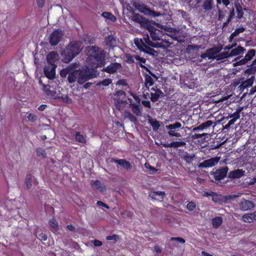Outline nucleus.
<instances>
[{
  "label": "nucleus",
  "mask_w": 256,
  "mask_h": 256,
  "mask_svg": "<svg viewBox=\"0 0 256 256\" xmlns=\"http://www.w3.org/2000/svg\"><path fill=\"white\" fill-rule=\"evenodd\" d=\"M87 50L90 60L88 64L92 69L104 66L106 54L104 50H100L98 46H88Z\"/></svg>",
  "instance_id": "1"
},
{
  "label": "nucleus",
  "mask_w": 256,
  "mask_h": 256,
  "mask_svg": "<svg viewBox=\"0 0 256 256\" xmlns=\"http://www.w3.org/2000/svg\"><path fill=\"white\" fill-rule=\"evenodd\" d=\"M134 44L136 47L140 51L144 52L146 54H151L154 50L150 46L154 48H166L170 46V43L165 41L160 42L154 43L150 40L148 34L144 35L143 38H136L134 40Z\"/></svg>",
  "instance_id": "2"
},
{
  "label": "nucleus",
  "mask_w": 256,
  "mask_h": 256,
  "mask_svg": "<svg viewBox=\"0 0 256 256\" xmlns=\"http://www.w3.org/2000/svg\"><path fill=\"white\" fill-rule=\"evenodd\" d=\"M82 44L80 41L70 42L62 52V60L64 63H68L78 55L82 49Z\"/></svg>",
  "instance_id": "3"
},
{
  "label": "nucleus",
  "mask_w": 256,
  "mask_h": 256,
  "mask_svg": "<svg viewBox=\"0 0 256 256\" xmlns=\"http://www.w3.org/2000/svg\"><path fill=\"white\" fill-rule=\"evenodd\" d=\"M134 20L139 22L142 27L147 29L150 32L151 38L153 40H160L162 32L151 25L150 22L148 19L142 17L137 14L134 16Z\"/></svg>",
  "instance_id": "4"
},
{
  "label": "nucleus",
  "mask_w": 256,
  "mask_h": 256,
  "mask_svg": "<svg viewBox=\"0 0 256 256\" xmlns=\"http://www.w3.org/2000/svg\"><path fill=\"white\" fill-rule=\"evenodd\" d=\"M78 66V64L76 62L70 64L60 70V76L64 78L68 75V80L70 84L74 83L76 80L78 81V70L77 68Z\"/></svg>",
  "instance_id": "5"
},
{
  "label": "nucleus",
  "mask_w": 256,
  "mask_h": 256,
  "mask_svg": "<svg viewBox=\"0 0 256 256\" xmlns=\"http://www.w3.org/2000/svg\"><path fill=\"white\" fill-rule=\"evenodd\" d=\"M244 107H239L236 111H235L233 114H228L226 116H223L220 122H222V124L226 123V122L230 118V120L228 122L227 124H226L224 126H223L224 129L228 130L230 128L231 126L233 125L235 122L240 118V113L243 110Z\"/></svg>",
  "instance_id": "6"
},
{
  "label": "nucleus",
  "mask_w": 256,
  "mask_h": 256,
  "mask_svg": "<svg viewBox=\"0 0 256 256\" xmlns=\"http://www.w3.org/2000/svg\"><path fill=\"white\" fill-rule=\"evenodd\" d=\"M256 54V50L254 49L249 50L242 58H241V56L236 58L234 60L233 66H236L246 64L253 58Z\"/></svg>",
  "instance_id": "7"
},
{
  "label": "nucleus",
  "mask_w": 256,
  "mask_h": 256,
  "mask_svg": "<svg viewBox=\"0 0 256 256\" xmlns=\"http://www.w3.org/2000/svg\"><path fill=\"white\" fill-rule=\"evenodd\" d=\"M78 83L82 84L90 78L95 77L92 71L88 69L78 70Z\"/></svg>",
  "instance_id": "8"
},
{
  "label": "nucleus",
  "mask_w": 256,
  "mask_h": 256,
  "mask_svg": "<svg viewBox=\"0 0 256 256\" xmlns=\"http://www.w3.org/2000/svg\"><path fill=\"white\" fill-rule=\"evenodd\" d=\"M223 48L222 46H215L211 48L207 49L205 52L200 54V56L202 58H208L209 60H216V56L219 54Z\"/></svg>",
  "instance_id": "9"
},
{
  "label": "nucleus",
  "mask_w": 256,
  "mask_h": 256,
  "mask_svg": "<svg viewBox=\"0 0 256 256\" xmlns=\"http://www.w3.org/2000/svg\"><path fill=\"white\" fill-rule=\"evenodd\" d=\"M64 32L60 28L54 30L50 36V43L52 46H56L61 40Z\"/></svg>",
  "instance_id": "10"
},
{
  "label": "nucleus",
  "mask_w": 256,
  "mask_h": 256,
  "mask_svg": "<svg viewBox=\"0 0 256 256\" xmlns=\"http://www.w3.org/2000/svg\"><path fill=\"white\" fill-rule=\"evenodd\" d=\"M182 124L180 122H176L172 124H170L166 126V128L168 130V134L170 136L180 137L181 134L178 132L182 128Z\"/></svg>",
  "instance_id": "11"
},
{
  "label": "nucleus",
  "mask_w": 256,
  "mask_h": 256,
  "mask_svg": "<svg viewBox=\"0 0 256 256\" xmlns=\"http://www.w3.org/2000/svg\"><path fill=\"white\" fill-rule=\"evenodd\" d=\"M122 68V66L121 64L115 62L110 63L106 67H104L102 71L110 74H114L118 70H121Z\"/></svg>",
  "instance_id": "12"
},
{
  "label": "nucleus",
  "mask_w": 256,
  "mask_h": 256,
  "mask_svg": "<svg viewBox=\"0 0 256 256\" xmlns=\"http://www.w3.org/2000/svg\"><path fill=\"white\" fill-rule=\"evenodd\" d=\"M220 160V157L216 156L210 159L204 160L202 162L200 163L198 165V166L200 168L212 167L216 166Z\"/></svg>",
  "instance_id": "13"
},
{
  "label": "nucleus",
  "mask_w": 256,
  "mask_h": 256,
  "mask_svg": "<svg viewBox=\"0 0 256 256\" xmlns=\"http://www.w3.org/2000/svg\"><path fill=\"white\" fill-rule=\"evenodd\" d=\"M255 79V76H252L250 78L246 79L244 81H242L241 84L238 87V89L241 92H243L245 89L251 87Z\"/></svg>",
  "instance_id": "14"
},
{
  "label": "nucleus",
  "mask_w": 256,
  "mask_h": 256,
  "mask_svg": "<svg viewBox=\"0 0 256 256\" xmlns=\"http://www.w3.org/2000/svg\"><path fill=\"white\" fill-rule=\"evenodd\" d=\"M137 9L142 13L148 16H152L156 17L160 16V14L154 10H151L147 6L144 5H140L138 6Z\"/></svg>",
  "instance_id": "15"
},
{
  "label": "nucleus",
  "mask_w": 256,
  "mask_h": 256,
  "mask_svg": "<svg viewBox=\"0 0 256 256\" xmlns=\"http://www.w3.org/2000/svg\"><path fill=\"white\" fill-rule=\"evenodd\" d=\"M228 168L227 166L218 169L214 172V178L216 180H220L226 176Z\"/></svg>",
  "instance_id": "16"
},
{
  "label": "nucleus",
  "mask_w": 256,
  "mask_h": 256,
  "mask_svg": "<svg viewBox=\"0 0 256 256\" xmlns=\"http://www.w3.org/2000/svg\"><path fill=\"white\" fill-rule=\"evenodd\" d=\"M56 66L48 64L44 68V74L48 79L52 80L55 78Z\"/></svg>",
  "instance_id": "17"
},
{
  "label": "nucleus",
  "mask_w": 256,
  "mask_h": 256,
  "mask_svg": "<svg viewBox=\"0 0 256 256\" xmlns=\"http://www.w3.org/2000/svg\"><path fill=\"white\" fill-rule=\"evenodd\" d=\"M58 60V55L57 54L56 52L54 51L50 52L47 55L46 60L48 62V64L57 66L56 61Z\"/></svg>",
  "instance_id": "18"
},
{
  "label": "nucleus",
  "mask_w": 256,
  "mask_h": 256,
  "mask_svg": "<svg viewBox=\"0 0 256 256\" xmlns=\"http://www.w3.org/2000/svg\"><path fill=\"white\" fill-rule=\"evenodd\" d=\"M240 209L242 211H246L254 208L255 206L252 201L243 199L239 204Z\"/></svg>",
  "instance_id": "19"
},
{
  "label": "nucleus",
  "mask_w": 256,
  "mask_h": 256,
  "mask_svg": "<svg viewBox=\"0 0 256 256\" xmlns=\"http://www.w3.org/2000/svg\"><path fill=\"white\" fill-rule=\"evenodd\" d=\"M130 102V108L133 113L137 116H141L142 115V108L140 104L132 102L131 99H129Z\"/></svg>",
  "instance_id": "20"
},
{
  "label": "nucleus",
  "mask_w": 256,
  "mask_h": 256,
  "mask_svg": "<svg viewBox=\"0 0 256 256\" xmlns=\"http://www.w3.org/2000/svg\"><path fill=\"white\" fill-rule=\"evenodd\" d=\"M106 46L110 48H113L116 46V40L115 36L110 34L104 39Z\"/></svg>",
  "instance_id": "21"
},
{
  "label": "nucleus",
  "mask_w": 256,
  "mask_h": 256,
  "mask_svg": "<svg viewBox=\"0 0 256 256\" xmlns=\"http://www.w3.org/2000/svg\"><path fill=\"white\" fill-rule=\"evenodd\" d=\"M214 124V122L211 120H208L198 126L197 127L194 128L193 129V131H197L198 130H206L210 127H214V126L212 124Z\"/></svg>",
  "instance_id": "22"
},
{
  "label": "nucleus",
  "mask_w": 256,
  "mask_h": 256,
  "mask_svg": "<svg viewBox=\"0 0 256 256\" xmlns=\"http://www.w3.org/2000/svg\"><path fill=\"white\" fill-rule=\"evenodd\" d=\"M112 160L114 162L124 168L126 170H130L132 168V166L130 163L125 159L116 160L112 158Z\"/></svg>",
  "instance_id": "23"
},
{
  "label": "nucleus",
  "mask_w": 256,
  "mask_h": 256,
  "mask_svg": "<svg viewBox=\"0 0 256 256\" xmlns=\"http://www.w3.org/2000/svg\"><path fill=\"white\" fill-rule=\"evenodd\" d=\"M244 171L242 169H236L233 171H231L228 174V178H240L244 175Z\"/></svg>",
  "instance_id": "24"
},
{
  "label": "nucleus",
  "mask_w": 256,
  "mask_h": 256,
  "mask_svg": "<svg viewBox=\"0 0 256 256\" xmlns=\"http://www.w3.org/2000/svg\"><path fill=\"white\" fill-rule=\"evenodd\" d=\"M186 143L182 141H176L172 142L170 143L164 144V146L165 148H177L181 146H184Z\"/></svg>",
  "instance_id": "25"
},
{
  "label": "nucleus",
  "mask_w": 256,
  "mask_h": 256,
  "mask_svg": "<svg viewBox=\"0 0 256 256\" xmlns=\"http://www.w3.org/2000/svg\"><path fill=\"white\" fill-rule=\"evenodd\" d=\"M246 50L244 48L239 46L231 50L230 52V56L232 57L240 54H243Z\"/></svg>",
  "instance_id": "26"
},
{
  "label": "nucleus",
  "mask_w": 256,
  "mask_h": 256,
  "mask_svg": "<svg viewBox=\"0 0 256 256\" xmlns=\"http://www.w3.org/2000/svg\"><path fill=\"white\" fill-rule=\"evenodd\" d=\"M227 200V196H224L215 192L212 198V200L215 203L226 202Z\"/></svg>",
  "instance_id": "27"
},
{
  "label": "nucleus",
  "mask_w": 256,
  "mask_h": 256,
  "mask_svg": "<svg viewBox=\"0 0 256 256\" xmlns=\"http://www.w3.org/2000/svg\"><path fill=\"white\" fill-rule=\"evenodd\" d=\"M234 7L237 14L236 18L238 19H241L243 18L244 16V12L242 6L239 2H237L234 3Z\"/></svg>",
  "instance_id": "28"
},
{
  "label": "nucleus",
  "mask_w": 256,
  "mask_h": 256,
  "mask_svg": "<svg viewBox=\"0 0 256 256\" xmlns=\"http://www.w3.org/2000/svg\"><path fill=\"white\" fill-rule=\"evenodd\" d=\"M75 136L76 140L80 143L85 144L86 142V140L83 134H81L80 132H76L74 133Z\"/></svg>",
  "instance_id": "29"
},
{
  "label": "nucleus",
  "mask_w": 256,
  "mask_h": 256,
  "mask_svg": "<svg viewBox=\"0 0 256 256\" xmlns=\"http://www.w3.org/2000/svg\"><path fill=\"white\" fill-rule=\"evenodd\" d=\"M144 86L148 89L149 87L154 84V82L152 76L148 74L144 75Z\"/></svg>",
  "instance_id": "30"
},
{
  "label": "nucleus",
  "mask_w": 256,
  "mask_h": 256,
  "mask_svg": "<svg viewBox=\"0 0 256 256\" xmlns=\"http://www.w3.org/2000/svg\"><path fill=\"white\" fill-rule=\"evenodd\" d=\"M136 60L139 62H138L136 63L137 66H138L142 68H146V70H148L150 74H152L154 76H155L154 74H152V72L148 70V68H146L144 65H143V64H144L146 62V60L144 58L140 57L138 56H136Z\"/></svg>",
  "instance_id": "31"
},
{
  "label": "nucleus",
  "mask_w": 256,
  "mask_h": 256,
  "mask_svg": "<svg viewBox=\"0 0 256 256\" xmlns=\"http://www.w3.org/2000/svg\"><path fill=\"white\" fill-rule=\"evenodd\" d=\"M256 74V66L252 65V63L248 66V68L244 71L245 74L254 76Z\"/></svg>",
  "instance_id": "32"
},
{
  "label": "nucleus",
  "mask_w": 256,
  "mask_h": 256,
  "mask_svg": "<svg viewBox=\"0 0 256 256\" xmlns=\"http://www.w3.org/2000/svg\"><path fill=\"white\" fill-rule=\"evenodd\" d=\"M124 116L126 118H128L132 122H137L136 118L128 109L124 110Z\"/></svg>",
  "instance_id": "33"
},
{
  "label": "nucleus",
  "mask_w": 256,
  "mask_h": 256,
  "mask_svg": "<svg viewBox=\"0 0 256 256\" xmlns=\"http://www.w3.org/2000/svg\"><path fill=\"white\" fill-rule=\"evenodd\" d=\"M125 62L128 64H132L134 62V60H136V56L132 55L130 54H124Z\"/></svg>",
  "instance_id": "34"
},
{
  "label": "nucleus",
  "mask_w": 256,
  "mask_h": 256,
  "mask_svg": "<svg viewBox=\"0 0 256 256\" xmlns=\"http://www.w3.org/2000/svg\"><path fill=\"white\" fill-rule=\"evenodd\" d=\"M230 57V53L228 52H224L217 54L215 56V58L216 60H221Z\"/></svg>",
  "instance_id": "35"
},
{
  "label": "nucleus",
  "mask_w": 256,
  "mask_h": 256,
  "mask_svg": "<svg viewBox=\"0 0 256 256\" xmlns=\"http://www.w3.org/2000/svg\"><path fill=\"white\" fill-rule=\"evenodd\" d=\"M102 16L110 20L112 22H115L116 20V17L110 12H104L102 13Z\"/></svg>",
  "instance_id": "36"
},
{
  "label": "nucleus",
  "mask_w": 256,
  "mask_h": 256,
  "mask_svg": "<svg viewBox=\"0 0 256 256\" xmlns=\"http://www.w3.org/2000/svg\"><path fill=\"white\" fill-rule=\"evenodd\" d=\"M165 195V192L161 191L150 192L149 194V196L154 199H157L156 197L158 196H162V198H163Z\"/></svg>",
  "instance_id": "37"
},
{
  "label": "nucleus",
  "mask_w": 256,
  "mask_h": 256,
  "mask_svg": "<svg viewBox=\"0 0 256 256\" xmlns=\"http://www.w3.org/2000/svg\"><path fill=\"white\" fill-rule=\"evenodd\" d=\"M222 223V218L221 216H217L216 217L212 220V224L213 226L218 228L219 227Z\"/></svg>",
  "instance_id": "38"
},
{
  "label": "nucleus",
  "mask_w": 256,
  "mask_h": 256,
  "mask_svg": "<svg viewBox=\"0 0 256 256\" xmlns=\"http://www.w3.org/2000/svg\"><path fill=\"white\" fill-rule=\"evenodd\" d=\"M148 122L151 124L153 130L155 131L158 130L160 126V122L156 120L149 119Z\"/></svg>",
  "instance_id": "39"
},
{
  "label": "nucleus",
  "mask_w": 256,
  "mask_h": 256,
  "mask_svg": "<svg viewBox=\"0 0 256 256\" xmlns=\"http://www.w3.org/2000/svg\"><path fill=\"white\" fill-rule=\"evenodd\" d=\"M234 8H232L230 12L229 16L226 20L223 23V27L227 26L230 22L232 20L234 16Z\"/></svg>",
  "instance_id": "40"
},
{
  "label": "nucleus",
  "mask_w": 256,
  "mask_h": 256,
  "mask_svg": "<svg viewBox=\"0 0 256 256\" xmlns=\"http://www.w3.org/2000/svg\"><path fill=\"white\" fill-rule=\"evenodd\" d=\"M36 155L38 156H41L42 158H45L46 156V150L42 148L38 147L36 148Z\"/></svg>",
  "instance_id": "41"
},
{
  "label": "nucleus",
  "mask_w": 256,
  "mask_h": 256,
  "mask_svg": "<svg viewBox=\"0 0 256 256\" xmlns=\"http://www.w3.org/2000/svg\"><path fill=\"white\" fill-rule=\"evenodd\" d=\"M242 220L246 222H252L254 221L250 214H246L242 216Z\"/></svg>",
  "instance_id": "42"
},
{
  "label": "nucleus",
  "mask_w": 256,
  "mask_h": 256,
  "mask_svg": "<svg viewBox=\"0 0 256 256\" xmlns=\"http://www.w3.org/2000/svg\"><path fill=\"white\" fill-rule=\"evenodd\" d=\"M92 186L95 187L96 189L100 190V192H103L106 190V188L102 186H100V182L98 180H95Z\"/></svg>",
  "instance_id": "43"
},
{
  "label": "nucleus",
  "mask_w": 256,
  "mask_h": 256,
  "mask_svg": "<svg viewBox=\"0 0 256 256\" xmlns=\"http://www.w3.org/2000/svg\"><path fill=\"white\" fill-rule=\"evenodd\" d=\"M25 183L26 186L28 189H30L32 187V176L30 174L26 175V178L25 180Z\"/></svg>",
  "instance_id": "44"
},
{
  "label": "nucleus",
  "mask_w": 256,
  "mask_h": 256,
  "mask_svg": "<svg viewBox=\"0 0 256 256\" xmlns=\"http://www.w3.org/2000/svg\"><path fill=\"white\" fill-rule=\"evenodd\" d=\"M49 226L54 230H58V225L56 220L54 218H52L48 222Z\"/></svg>",
  "instance_id": "45"
},
{
  "label": "nucleus",
  "mask_w": 256,
  "mask_h": 256,
  "mask_svg": "<svg viewBox=\"0 0 256 256\" xmlns=\"http://www.w3.org/2000/svg\"><path fill=\"white\" fill-rule=\"evenodd\" d=\"M112 82V80L110 78H106L103 80L102 81L100 82L98 84L99 86H109Z\"/></svg>",
  "instance_id": "46"
},
{
  "label": "nucleus",
  "mask_w": 256,
  "mask_h": 256,
  "mask_svg": "<svg viewBox=\"0 0 256 256\" xmlns=\"http://www.w3.org/2000/svg\"><path fill=\"white\" fill-rule=\"evenodd\" d=\"M120 238L118 235L114 234L112 236H108L106 237V240H114L115 242H117L120 240Z\"/></svg>",
  "instance_id": "47"
},
{
  "label": "nucleus",
  "mask_w": 256,
  "mask_h": 256,
  "mask_svg": "<svg viewBox=\"0 0 256 256\" xmlns=\"http://www.w3.org/2000/svg\"><path fill=\"white\" fill-rule=\"evenodd\" d=\"M246 28L244 26H240L239 28H236L234 31L232 32V36H237L240 33L243 32L245 31Z\"/></svg>",
  "instance_id": "48"
},
{
  "label": "nucleus",
  "mask_w": 256,
  "mask_h": 256,
  "mask_svg": "<svg viewBox=\"0 0 256 256\" xmlns=\"http://www.w3.org/2000/svg\"><path fill=\"white\" fill-rule=\"evenodd\" d=\"M196 208V204L194 202H189L186 205V208L190 211L194 210Z\"/></svg>",
  "instance_id": "49"
},
{
  "label": "nucleus",
  "mask_w": 256,
  "mask_h": 256,
  "mask_svg": "<svg viewBox=\"0 0 256 256\" xmlns=\"http://www.w3.org/2000/svg\"><path fill=\"white\" fill-rule=\"evenodd\" d=\"M27 118L30 122H35L37 120L38 116L34 114L30 113L27 116Z\"/></svg>",
  "instance_id": "50"
},
{
  "label": "nucleus",
  "mask_w": 256,
  "mask_h": 256,
  "mask_svg": "<svg viewBox=\"0 0 256 256\" xmlns=\"http://www.w3.org/2000/svg\"><path fill=\"white\" fill-rule=\"evenodd\" d=\"M160 97L158 95V94H156V92H150V100L152 102H156L158 101Z\"/></svg>",
  "instance_id": "51"
},
{
  "label": "nucleus",
  "mask_w": 256,
  "mask_h": 256,
  "mask_svg": "<svg viewBox=\"0 0 256 256\" xmlns=\"http://www.w3.org/2000/svg\"><path fill=\"white\" fill-rule=\"evenodd\" d=\"M217 4H222L224 6H227L230 3V0H216Z\"/></svg>",
  "instance_id": "52"
},
{
  "label": "nucleus",
  "mask_w": 256,
  "mask_h": 256,
  "mask_svg": "<svg viewBox=\"0 0 256 256\" xmlns=\"http://www.w3.org/2000/svg\"><path fill=\"white\" fill-rule=\"evenodd\" d=\"M190 50H198L200 48H202V45L198 44H191L188 46Z\"/></svg>",
  "instance_id": "53"
},
{
  "label": "nucleus",
  "mask_w": 256,
  "mask_h": 256,
  "mask_svg": "<svg viewBox=\"0 0 256 256\" xmlns=\"http://www.w3.org/2000/svg\"><path fill=\"white\" fill-rule=\"evenodd\" d=\"M38 6L42 8L44 6L45 0H36Z\"/></svg>",
  "instance_id": "54"
},
{
  "label": "nucleus",
  "mask_w": 256,
  "mask_h": 256,
  "mask_svg": "<svg viewBox=\"0 0 256 256\" xmlns=\"http://www.w3.org/2000/svg\"><path fill=\"white\" fill-rule=\"evenodd\" d=\"M142 104L146 108H150V102L149 100H142Z\"/></svg>",
  "instance_id": "55"
},
{
  "label": "nucleus",
  "mask_w": 256,
  "mask_h": 256,
  "mask_svg": "<svg viewBox=\"0 0 256 256\" xmlns=\"http://www.w3.org/2000/svg\"><path fill=\"white\" fill-rule=\"evenodd\" d=\"M171 240L179 242L182 244L186 242L185 240L183 238H182L180 237L172 238H171Z\"/></svg>",
  "instance_id": "56"
},
{
  "label": "nucleus",
  "mask_w": 256,
  "mask_h": 256,
  "mask_svg": "<svg viewBox=\"0 0 256 256\" xmlns=\"http://www.w3.org/2000/svg\"><path fill=\"white\" fill-rule=\"evenodd\" d=\"M47 238V236L44 233H41L38 235V238L42 241L46 240Z\"/></svg>",
  "instance_id": "57"
},
{
  "label": "nucleus",
  "mask_w": 256,
  "mask_h": 256,
  "mask_svg": "<svg viewBox=\"0 0 256 256\" xmlns=\"http://www.w3.org/2000/svg\"><path fill=\"white\" fill-rule=\"evenodd\" d=\"M152 90H154L155 91V92L157 94H158V95L160 97V96H164V92L159 88H156V89H155V88H152Z\"/></svg>",
  "instance_id": "58"
},
{
  "label": "nucleus",
  "mask_w": 256,
  "mask_h": 256,
  "mask_svg": "<svg viewBox=\"0 0 256 256\" xmlns=\"http://www.w3.org/2000/svg\"><path fill=\"white\" fill-rule=\"evenodd\" d=\"M144 165L146 168L150 169V170L153 171L154 172H156L158 171V170L156 168L151 166L150 164H148V163H146Z\"/></svg>",
  "instance_id": "59"
},
{
  "label": "nucleus",
  "mask_w": 256,
  "mask_h": 256,
  "mask_svg": "<svg viewBox=\"0 0 256 256\" xmlns=\"http://www.w3.org/2000/svg\"><path fill=\"white\" fill-rule=\"evenodd\" d=\"M96 204L98 206H103L107 209H109L110 208V207L107 205L106 204H104V202H102V201H100V200H98L96 202Z\"/></svg>",
  "instance_id": "60"
},
{
  "label": "nucleus",
  "mask_w": 256,
  "mask_h": 256,
  "mask_svg": "<svg viewBox=\"0 0 256 256\" xmlns=\"http://www.w3.org/2000/svg\"><path fill=\"white\" fill-rule=\"evenodd\" d=\"M92 243L94 244V246H100L102 244V242L98 240H93Z\"/></svg>",
  "instance_id": "61"
},
{
  "label": "nucleus",
  "mask_w": 256,
  "mask_h": 256,
  "mask_svg": "<svg viewBox=\"0 0 256 256\" xmlns=\"http://www.w3.org/2000/svg\"><path fill=\"white\" fill-rule=\"evenodd\" d=\"M205 135H206V134H204V133H203V134H194L192 136V137L194 138H202L203 136H204Z\"/></svg>",
  "instance_id": "62"
},
{
  "label": "nucleus",
  "mask_w": 256,
  "mask_h": 256,
  "mask_svg": "<svg viewBox=\"0 0 256 256\" xmlns=\"http://www.w3.org/2000/svg\"><path fill=\"white\" fill-rule=\"evenodd\" d=\"M241 80H236L232 82V85L234 86H238L240 84H241L242 82H240Z\"/></svg>",
  "instance_id": "63"
},
{
  "label": "nucleus",
  "mask_w": 256,
  "mask_h": 256,
  "mask_svg": "<svg viewBox=\"0 0 256 256\" xmlns=\"http://www.w3.org/2000/svg\"><path fill=\"white\" fill-rule=\"evenodd\" d=\"M256 92V86L252 87L249 92V95H252Z\"/></svg>",
  "instance_id": "64"
}]
</instances>
